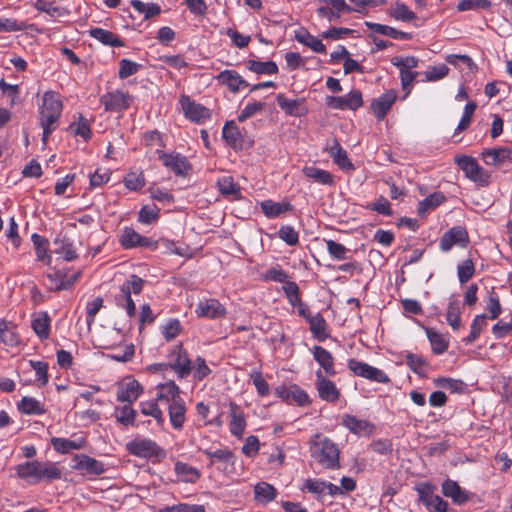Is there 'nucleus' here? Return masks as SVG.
Here are the masks:
<instances>
[{
    "instance_id": "nucleus-1",
    "label": "nucleus",
    "mask_w": 512,
    "mask_h": 512,
    "mask_svg": "<svg viewBox=\"0 0 512 512\" xmlns=\"http://www.w3.org/2000/svg\"><path fill=\"white\" fill-rule=\"evenodd\" d=\"M15 471L20 479L31 484L57 480L62 477V471L58 464L51 461H26L18 464Z\"/></svg>"
},
{
    "instance_id": "nucleus-2",
    "label": "nucleus",
    "mask_w": 512,
    "mask_h": 512,
    "mask_svg": "<svg viewBox=\"0 0 512 512\" xmlns=\"http://www.w3.org/2000/svg\"><path fill=\"white\" fill-rule=\"evenodd\" d=\"M72 258H41L48 266L47 278L51 282V289L63 290L72 286L80 271L69 267L68 262Z\"/></svg>"
},
{
    "instance_id": "nucleus-3",
    "label": "nucleus",
    "mask_w": 512,
    "mask_h": 512,
    "mask_svg": "<svg viewBox=\"0 0 512 512\" xmlns=\"http://www.w3.org/2000/svg\"><path fill=\"white\" fill-rule=\"evenodd\" d=\"M62 102L58 93L47 91L42 97L40 106V124L43 128L42 141L47 143L50 134L57 128V123L62 113Z\"/></svg>"
},
{
    "instance_id": "nucleus-4",
    "label": "nucleus",
    "mask_w": 512,
    "mask_h": 512,
    "mask_svg": "<svg viewBox=\"0 0 512 512\" xmlns=\"http://www.w3.org/2000/svg\"><path fill=\"white\" fill-rule=\"evenodd\" d=\"M310 451L312 457L322 467L326 469H336L340 467V451L332 440L317 434L311 441Z\"/></svg>"
},
{
    "instance_id": "nucleus-5",
    "label": "nucleus",
    "mask_w": 512,
    "mask_h": 512,
    "mask_svg": "<svg viewBox=\"0 0 512 512\" xmlns=\"http://www.w3.org/2000/svg\"><path fill=\"white\" fill-rule=\"evenodd\" d=\"M144 280L137 275H131L120 287V293L116 296L117 305L124 308L129 317L136 314V306L132 294L138 295L142 292Z\"/></svg>"
},
{
    "instance_id": "nucleus-6",
    "label": "nucleus",
    "mask_w": 512,
    "mask_h": 512,
    "mask_svg": "<svg viewBox=\"0 0 512 512\" xmlns=\"http://www.w3.org/2000/svg\"><path fill=\"white\" fill-rule=\"evenodd\" d=\"M455 162L471 181L482 187L490 184V174L478 164L475 158L460 155L455 158Z\"/></svg>"
},
{
    "instance_id": "nucleus-7",
    "label": "nucleus",
    "mask_w": 512,
    "mask_h": 512,
    "mask_svg": "<svg viewBox=\"0 0 512 512\" xmlns=\"http://www.w3.org/2000/svg\"><path fill=\"white\" fill-rule=\"evenodd\" d=\"M421 502L429 512H447L448 503L435 494L436 487L430 482H421L415 487Z\"/></svg>"
},
{
    "instance_id": "nucleus-8",
    "label": "nucleus",
    "mask_w": 512,
    "mask_h": 512,
    "mask_svg": "<svg viewBox=\"0 0 512 512\" xmlns=\"http://www.w3.org/2000/svg\"><path fill=\"white\" fill-rule=\"evenodd\" d=\"M222 138L234 150H245L253 146L254 141L243 133L234 121H227L222 129Z\"/></svg>"
},
{
    "instance_id": "nucleus-9",
    "label": "nucleus",
    "mask_w": 512,
    "mask_h": 512,
    "mask_svg": "<svg viewBox=\"0 0 512 512\" xmlns=\"http://www.w3.org/2000/svg\"><path fill=\"white\" fill-rule=\"evenodd\" d=\"M348 368L357 376L375 381L377 383H388L390 381L387 374L368 363L358 361L356 359L348 360Z\"/></svg>"
},
{
    "instance_id": "nucleus-10",
    "label": "nucleus",
    "mask_w": 512,
    "mask_h": 512,
    "mask_svg": "<svg viewBox=\"0 0 512 512\" xmlns=\"http://www.w3.org/2000/svg\"><path fill=\"white\" fill-rule=\"evenodd\" d=\"M133 101V97L121 90L107 92L100 98V103L104 105L105 111L121 112L127 110Z\"/></svg>"
},
{
    "instance_id": "nucleus-11",
    "label": "nucleus",
    "mask_w": 512,
    "mask_h": 512,
    "mask_svg": "<svg viewBox=\"0 0 512 512\" xmlns=\"http://www.w3.org/2000/svg\"><path fill=\"white\" fill-rule=\"evenodd\" d=\"M180 104L186 118L197 124H203L211 118V113L205 106L191 100L189 96L182 95Z\"/></svg>"
},
{
    "instance_id": "nucleus-12",
    "label": "nucleus",
    "mask_w": 512,
    "mask_h": 512,
    "mask_svg": "<svg viewBox=\"0 0 512 512\" xmlns=\"http://www.w3.org/2000/svg\"><path fill=\"white\" fill-rule=\"evenodd\" d=\"M158 158L162 160L163 165L178 176L187 175L190 170V164L187 158L179 153H165L162 149H156Z\"/></svg>"
},
{
    "instance_id": "nucleus-13",
    "label": "nucleus",
    "mask_w": 512,
    "mask_h": 512,
    "mask_svg": "<svg viewBox=\"0 0 512 512\" xmlns=\"http://www.w3.org/2000/svg\"><path fill=\"white\" fill-rule=\"evenodd\" d=\"M168 365L179 378H186L192 371L191 361L182 346H175L172 349Z\"/></svg>"
},
{
    "instance_id": "nucleus-14",
    "label": "nucleus",
    "mask_w": 512,
    "mask_h": 512,
    "mask_svg": "<svg viewBox=\"0 0 512 512\" xmlns=\"http://www.w3.org/2000/svg\"><path fill=\"white\" fill-rule=\"evenodd\" d=\"M316 389L319 397L328 403H335L339 400L341 393L336 384L326 378L321 370L316 371Z\"/></svg>"
},
{
    "instance_id": "nucleus-15",
    "label": "nucleus",
    "mask_w": 512,
    "mask_h": 512,
    "mask_svg": "<svg viewBox=\"0 0 512 512\" xmlns=\"http://www.w3.org/2000/svg\"><path fill=\"white\" fill-rule=\"evenodd\" d=\"M469 238L465 228L461 226L452 227L441 237L440 248L443 252H448L452 247H465Z\"/></svg>"
},
{
    "instance_id": "nucleus-16",
    "label": "nucleus",
    "mask_w": 512,
    "mask_h": 512,
    "mask_svg": "<svg viewBox=\"0 0 512 512\" xmlns=\"http://www.w3.org/2000/svg\"><path fill=\"white\" fill-rule=\"evenodd\" d=\"M330 107L339 110H356L363 105L362 94L359 90H352L344 96L327 98Z\"/></svg>"
},
{
    "instance_id": "nucleus-17",
    "label": "nucleus",
    "mask_w": 512,
    "mask_h": 512,
    "mask_svg": "<svg viewBox=\"0 0 512 512\" xmlns=\"http://www.w3.org/2000/svg\"><path fill=\"white\" fill-rule=\"evenodd\" d=\"M127 451L137 457L150 458L158 455V445L147 438H135L126 444Z\"/></svg>"
},
{
    "instance_id": "nucleus-18",
    "label": "nucleus",
    "mask_w": 512,
    "mask_h": 512,
    "mask_svg": "<svg viewBox=\"0 0 512 512\" xmlns=\"http://www.w3.org/2000/svg\"><path fill=\"white\" fill-rule=\"evenodd\" d=\"M482 159L487 165L500 167L512 164V147L484 149Z\"/></svg>"
},
{
    "instance_id": "nucleus-19",
    "label": "nucleus",
    "mask_w": 512,
    "mask_h": 512,
    "mask_svg": "<svg viewBox=\"0 0 512 512\" xmlns=\"http://www.w3.org/2000/svg\"><path fill=\"white\" fill-rule=\"evenodd\" d=\"M195 313L202 318L220 319L226 316V308L217 299L211 298L199 301Z\"/></svg>"
},
{
    "instance_id": "nucleus-20",
    "label": "nucleus",
    "mask_w": 512,
    "mask_h": 512,
    "mask_svg": "<svg viewBox=\"0 0 512 512\" xmlns=\"http://www.w3.org/2000/svg\"><path fill=\"white\" fill-rule=\"evenodd\" d=\"M143 392L140 383L135 379H126L122 381L117 389V400L123 403L132 404Z\"/></svg>"
},
{
    "instance_id": "nucleus-21",
    "label": "nucleus",
    "mask_w": 512,
    "mask_h": 512,
    "mask_svg": "<svg viewBox=\"0 0 512 512\" xmlns=\"http://www.w3.org/2000/svg\"><path fill=\"white\" fill-rule=\"evenodd\" d=\"M215 79L219 84L225 85L232 93H237L242 88L249 86V83L235 70H224Z\"/></svg>"
},
{
    "instance_id": "nucleus-22",
    "label": "nucleus",
    "mask_w": 512,
    "mask_h": 512,
    "mask_svg": "<svg viewBox=\"0 0 512 512\" xmlns=\"http://www.w3.org/2000/svg\"><path fill=\"white\" fill-rule=\"evenodd\" d=\"M279 107L289 116L302 117L308 112L304 99H289L284 94L277 95Z\"/></svg>"
},
{
    "instance_id": "nucleus-23",
    "label": "nucleus",
    "mask_w": 512,
    "mask_h": 512,
    "mask_svg": "<svg viewBox=\"0 0 512 512\" xmlns=\"http://www.w3.org/2000/svg\"><path fill=\"white\" fill-rule=\"evenodd\" d=\"M72 468L93 475H100L105 471L101 461L84 454L75 455Z\"/></svg>"
},
{
    "instance_id": "nucleus-24",
    "label": "nucleus",
    "mask_w": 512,
    "mask_h": 512,
    "mask_svg": "<svg viewBox=\"0 0 512 512\" xmlns=\"http://www.w3.org/2000/svg\"><path fill=\"white\" fill-rule=\"evenodd\" d=\"M275 394L288 403L295 402L301 406L309 403L308 394L296 385L290 387H278L275 389Z\"/></svg>"
},
{
    "instance_id": "nucleus-25",
    "label": "nucleus",
    "mask_w": 512,
    "mask_h": 512,
    "mask_svg": "<svg viewBox=\"0 0 512 512\" xmlns=\"http://www.w3.org/2000/svg\"><path fill=\"white\" fill-rule=\"evenodd\" d=\"M120 243L123 247L129 249L134 247H152L153 241L140 235L132 228H124L120 236Z\"/></svg>"
},
{
    "instance_id": "nucleus-26",
    "label": "nucleus",
    "mask_w": 512,
    "mask_h": 512,
    "mask_svg": "<svg viewBox=\"0 0 512 512\" xmlns=\"http://www.w3.org/2000/svg\"><path fill=\"white\" fill-rule=\"evenodd\" d=\"M442 493L457 505H462L470 499L469 493L462 489L456 481L450 479L442 483Z\"/></svg>"
},
{
    "instance_id": "nucleus-27",
    "label": "nucleus",
    "mask_w": 512,
    "mask_h": 512,
    "mask_svg": "<svg viewBox=\"0 0 512 512\" xmlns=\"http://www.w3.org/2000/svg\"><path fill=\"white\" fill-rule=\"evenodd\" d=\"M397 94L394 90H390L375 99L371 108L378 120H383L388 111L395 102Z\"/></svg>"
},
{
    "instance_id": "nucleus-28",
    "label": "nucleus",
    "mask_w": 512,
    "mask_h": 512,
    "mask_svg": "<svg viewBox=\"0 0 512 512\" xmlns=\"http://www.w3.org/2000/svg\"><path fill=\"white\" fill-rule=\"evenodd\" d=\"M169 420L175 430H182L186 421V404L183 399L168 405Z\"/></svg>"
},
{
    "instance_id": "nucleus-29",
    "label": "nucleus",
    "mask_w": 512,
    "mask_h": 512,
    "mask_svg": "<svg viewBox=\"0 0 512 512\" xmlns=\"http://www.w3.org/2000/svg\"><path fill=\"white\" fill-rule=\"evenodd\" d=\"M156 390V401L165 402L169 405L170 403H175L176 400L182 399L180 397V389L173 381L159 384Z\"/></svg>"
},
{
    "instance_id": "nucleus-30",
    "label": "nucleus",
    "mask_w": 512,
    "mask_h": 512,
    "mask_svg": "<svg viewBox=\"0 0 512 512\" xmlns=\"http://www.w3.org/2000/svg\"><path fill=\"white\" fill-rule=\"evenodd\" d=\"M312 354L315 361L324 370L325 374H327L328 376L336 375V370L334 367V358L328 350L321 346H314L312 348Z\"/></svg>"
},
{
    "instance_id": "nucleus-31",
    "label": "nucleus",
    "mask_w": 512,
    "mask_h": 512,
    "mask_svg": "<svg viewBox=\"0 0 512 512\" xmlns=\"http://www.w3.org/2000/svg\"><path fill=\"white\" fill-rule=\"evenodd\" d=\"M89 35L94 38L95 40L99 41L103 45L109 46V47H123L124 42L121 40V38L108 30H105L103 28L95 27L89 30Z\"/></svg>"
},
{
    "instance_id": "nucleus-32",
    "label": "nucleus",
    "mask_w": 512,
    "mask_h": 512,
    "mask_svg": "<svg viewBox=\"0 0 512 512\" xmlns=\"http://www.w3.org/2000/svg\"><path fill=\"white\" fill-rule=\"evenodd\" d=\"M51 318L47 312L33 314L31 326L40 339H47L50 335Z\"/></svg>"
},
{
    "instance_id": "nucleus-33",
    "label": "nucleus",
    "mask_w": 512,
    "mask_h": 512,
    "mask_svg": "<svg viewBox=\"0 0 512 512\" xmlns=\"http://www.w3.org/2000/svg\"><path fill=\"white\" fill-rule=\"evenodd\" d=\"M326 150L329 152L330 156L333 158V161L342 169L351 170L353 169V164L348 158L346 150L342 148L337 140H333L332 144L329 145Z\"/></svg>"
},
{
    "instance_id": "nucleus-34",
    "label": "nucleus",
    "mask_w": 512,
    "mask_h": 512,
    "mask_svg": "<svg viewBox=\"0 0 512 512\" xmlns=\"http://www.w3.org/2000/svg\"><path fill=\"white\" fill-rule=\"evenodd\" d=\"M341 423L351 433L358 435L368 433L372 429L371 424L367 420L358 419L355 416L349 414L343 415Z\"/></svg>"
},
{
    "instance_id": "nucleus-35",
    "label": "nucleus",
    "mask_w": 512,
    "mask_h": 512,
    "mask_svg": "<svg viewBox=\"0 0 512 512\" xmlns=\"http://www.w3.org/2000/svg\"><path fill=\"white\" fill-rule=\"evenodd\" d=\"M365 25L374 33H378L381 35L389 36L393 39L398 40H410L412 38V35L407 32L396 30L393 27H390L388 25L373 23V22H366Z\"/></svg>"
},
{
    "instance_id": "nucleus-36",
    "label": "nucleus",
    "mask_w": 512,
    "mask_h": 512,
    "mask_svg": "<svg viewBox=\"0 0 512 512\" xmlns=\"http://www.w3.org/2000/svg\"><path fill=\"white\" fill-rule=\"evenodd\" d=\"M230 431L234 436L241 437L244 433L246 422L238 405L230 403Z\"/></svg>"
},
{
    "instance_id": "nucleus-37",
    "label": "nucleus",
    "mask_w": 512,
    "mask_h": 512,
    "mask_svg": "<svg viewBox=\"0 0 512 512\" xmlns=\"http://www.w3.org/2000/svg\"><path fill=\"white\" fill-rule=\"evenodd\" d=\"M276 496V488L267 482H259L254 487L255 501L260 504H268L272 502Z\"/></svg>"
},
{
    "instance_id": "nucleus-38",
    "label": "nucleus",
    "mask_w": 512,
    "mask_h": 512,
    "mask_svg": "<svg viewBox=\"0 0 512 512\" xmlns=\"http://www.w3.org/2000/svg\"><path fill=\"white\" fill-rule=\"evenodd\" d=\"M295 39L299 43L309 47L312 51H314L316 53H325L326 52V47L322 43V41L319 40L317 37L313 36L312 34H310L305 29H301V30L297 31L295 33Z\"/></svg>"
},
{
    "instance_id": "nucleus-39",
    "label": "nucleus",
    "mask_w": 512,
    "mask_h": 512,
    "mask_svg": "<svg viewBox=\"0 0 512 512\" xmlns=\"http://www.w3.org/2000/svg\"><path fill=\"white\" fill-rule=\"evenodd\" d=\"M53 448L59 453H69L73 450H80L85 446V440L80 438L78 440H70L66 438L54 437L51 439Z\"/></svg>"
},
{
    "instance_id": "nucleus-40",
    "label": "nucleus",
    "mask_w": 512,
    "mask_h": 512,
    "mask_svg": "<svg viewBox=\"0 0 512 512\" xmlns=\"http://www.w3.org/2000/svg\"><path fill=\"white\" fill-rule=\"evenodd\" d=\"M302 173L307 178L322 185H332L334 183V177L330 172L315 166H305L302 169Z\"/></svg>"
},
{
    "instance_id": "nucleus-41",
    "label": "nucleus",
    "mask_w": 512,
    "mask_h": 512,
    "mask_svg": "<svg viewBox=\"0 0 512 512\" xmlns=\"http://www.w3.org/2000/svg\"><path fill=\"white\" fill-rule=\"evenodd\" d=\"M261 210L268 218H276L282 213L292 209L288 202H274L272 200H265L260 203Z\"/></svg>"
},
{
    "instance_id": "nucleus-42",
    "label": "nucleus",
    "mask_w": 512,
    "mask_h": 512,
    "mask_svg": "<svg viewBox=\"0 0 512 512\" xmlns=\"http://www.w3.org/2000/svg\"><path fill=\"white\" fill-rule=\"evenodd\" d=\"M17 406L26 415H42L46 412L44 404L33 397H23Z\"/></svg>"
},
{
    "instance_id": "nucleus-43",
    "label": "nucleus",
    "mask_w": 512,
    "mask_h": 512,
    "mask_svg": "<svg viewBox=\"0 0 512 512\" xmlns=\"http://www.w3.org/2000/svg\"><path fill=\"white\" fill-rule=\"evenodd\" d=\"M446 200L444 194L442 192H434L427 196L424 200L420 201L418 204L417 212L419 216H424L431 210L436 209Z\"/></svg>"
},
{
    "instance_id": "nucleus-44",
    "label": "nucleus",
    "mask_w": 512,
    "mask_h": 512,
    "mask_svg": "<svg viewBox=\"0 0 512 512\" xmlns=\"http://www.w3.org/2000/svg\"><path fill=\"white\" fill-rule=\"evenodd\" d=\"M246 68L258 75H273L278 73V66L274 61L248 60Z\"/></svg>"
},
{
    "instance_id": "nucleus-45",
    "label": "nucleus",
    "mask_w": 512,
    "mask_h": 512,
    "mask_svg": "<svg viewBox=\"0 0 512 512\" xmlns=\"http://www.w3.org/2000/svg\"><path fill=\"white\" fill-rule=\"evenodd\" d=\"M0 341L8 346H16L20 340L15 327L11 322L0 320Z\"/></svg>"
},
{
    "instance_id": "nucleus-46",
    "label": "nucleus",
    "mask_w": 512,
    "mask_h": 512,
    "mask_svg": "<svg viewBox=\"0 0 512 512\" xmlns=\"http://www.w3.org/2000/svg\"><path fill=\"white\" fill-rule=\"evenodd\" d=\"M389 14L395 20L403 22H410L417 18L416 14L400 1H396L390 6Z\"/></svg>"
},
{
    "instance_id": "nucleus-47",
    "label": "nucleus",
    "mask_w": 512,
    "mask_h": 512,
    "mask_svg": "<svg viewBox=\"0 0 512 512\" xmlns=\"http://www.w3.org/2000/svg\"><path fill=\"white\" fill-rule=\"evenodd\" d=\"M136 415V410L129 403L116 407L114 411L116 420L123 426H134Z\"/></svg>"
},
{
    "instance_id": "nucleus-48",
    "label": "nucleus",
    "mask_w": 512,
    "mask_h": 512,
    "mask_svg": "<svg viewBox=\"0 0 512 512\" xmlns=\"http://www.w3.org/2000/svg\"><path fill=\"white\" fill-rule=\"evenodd\" d=\"M310 331L319 341H324L329 337L327 323L319 313L309 318Z\"/></svg>"
},
{
    "instance_id": "nucleus-49",
    "label": "nucleus",
    "mask_w": 512,
    "mask_h": 512,
    "mask_svg": "<svg viewBox=\"0 0 512 512\" xmlns=\"http://www.w3.org/2000/svg\"><path fill=\"white\" fill-rule=\"evenodd\" d=\"M151 250L160 249L163 253H174L179 256H184L185 250L184 245L181 243H176L171 240L162 238L157 241H153Z\"/></svg>"
},
{
    "instance_id": "nucleus-50",
    "label": "nucleus",
    "mask_w": 512,
    "mask_h": 512,
    "mask_svg": "<svg viewBox=\"0 0 512 512\" xmlns=\"http://www.w3.org/2000/svg\"><path fill=\"white\" fill-rule=\"evenodd\" d=\"M217 187L219 192L224 196L240 197V187L234 182L231 176H224L218 179Z\"/></svg>"
},
{
    "instance_id": "nucleus-51",
    "label": "nucleus",
    "mask_w": 512,
    "mask_h": 512,
    "mask_svg": "<svg viewBox=\"0 0 512 512\" xmlns=\"http://www.w3.org/2000/svg\"><path fill=\"white\" fill-rule=\"evenodd\" d=\"M157 402L158 401H156V399L143 401L140 403V409L142 414L153 417L158 425H163L165 422L164 414L159 408Z\"/></svg>"
},
{
    "instance_id": "nucleus-52",
    "label": "nucleus",
    "mask_w": 512,
    "mask_h": 512,
    "mask_svg": "<svg viewBox=\"0 0 512 512\" xmlns=\"http://www.w3.org/2000/svg\"><path fill=\"white\" fill-rule=\"evenodd\" d=\"M446 320L453 330H459L461 327V311L458 300L452 299L449 301L446 311Z\"/></svg>"
},
{
    "instance_id": "nucleus-53",
    "label": "nucleus",
    "mask_w": 512,
    "mask_h": 512,
    "mask_svg": "<svg viewBox=\"0 0 512 512\" xmlns=\"http://www.w3.org/2000/svg\"><path fill=\"white\" fill-rule=\"evenodd\" d=\"M405 362L414 373L420 376L426 374L428 363L420 355L407 353L405 355Z\"/></svg>"
},
{
    "instance_id": "nucleus-54",
    "label": "nucleus",
    "mask_w": 512,
    "mask_h": 512,
    "mask_svg": "<svg viewBox=\"0 0 512 512\" xmlns=\"http://www.w3.org/2000/svg\"><path fill=\"white\" fill-rule=\"evenodd\" d=\"M487 326V317L485 314L477 315L471 323L470 334L465 338L466 343L475 342L483 329Z\"/></svg>"
},
{
    "instance_id": "nucleus-55",
    "label": "nucleus",
    "mask_w": 512,
    "mask_h": 512,
    "mask_svg": "<svg viewBox=\"0 0 512 512\" xmlns=\"http://www.w3.org/2000/svg\"><path fill=\"white\" fill-rule=\"evenodd\" d=\"M175 471H176L177 475L183 481H186V482H195L199 478V473H198L197 469H195L194 467H192L186 463L177 462L175 464Z\"/></svg>"
},
{
    "instance_id": "nucleus-56",
    "label": "nucleus",
    "mask_w": 512,
    "mask_h": 512,
    "mask_svg": "<svg viewBox=\"0 0 512 512\" xmlns=\"http://www.w3.org/2000/svg\"><path fill=\"white\" fill-rule=\"evenodd\" d=\"M475 273V265L473 261L468 258L457 266V275L461 284L468 282Z\"/></svg>"
},
{
    "instance_id": "nucleus-57",
    "label": "nucleus",
    "mask_w": 512,
    "mask_h": 512,
    "mask_svg": "<svg viewBox=\"0 0 512 512\" xmlns=\"http://www.w3.org/2000/svg\"><path fill=\"white\" fill-rule=\"evenodd\" d=\"M492 6L490 0H461L458 5V11H469V10H489Z\"/></svg>"
},
{
    "instance_id": "nucleus-58",
    "label": "nucleus",
    "mask_w": 512,
    "mask_h": 512,
    "mask_svg": "<svg viewBox=\"0 0 512 512\" xmlns=\"http://www.w3.org/2000/svg\"><path fill=\"white\" fill-rule=\"evenodd\" d=\"M70 129L76 136H80L85 141H88L91 138L92 131L90 128V123L82 115H80L78 121L75 124L70 126Z\"/></svg>"
},
{
    "instance_id": "nucleus-59",
    "label": "nucleus",
    "mask_w": 512,
    "mask_h": 512,
    "mask_svg": "<svg viewBox=\"0 0 512 512\" xmlns=\"http://www.w3.org/2000/svg\"><path fill=\"white\" fill-rule=\"evenodd\" d=\"M450 69L446 64H439L435 66H430L424 72L425 79L428 82H435L443 79L449 73Z\"/></svg>"
},
{
    "instance_id": "nucleus-60",
    "label": "nucleus",
    "mask_w": 512,
    "mask_h": 512,
    "mask_svg": "<svg viewBox=\"0 0 512 512\" xmlns=\"http://www.w3.org/2000/svg\"><path fill=\"white\" fill-rule=\"evenodd\" d=\"M426 334L436 354H442L447 350L448 344L441 334L432 329H427Z\"/></svg>"
},
{
    "instance_id": "nucleus-61",
    "label": "nucleus",
    "mask_w": 512,
    "mask_h": 512,
    "mask_svg": "<svg viewBox=\"0 0 512 512\" xmlns=\"http://www.w3.org/2000/svg\"><path fill=\"white\" fill-rule=\"evenodd\" d=\"M160 209L156 205L143 206L138 215V221L142 224H151L159 218Z\"/></svg>"
},
{
    "instance_id": "nucleus-62",
    "label": "nucleus",
    "mask_w": 512,
    "mask_h": 512,
    "mask_svg": "<svg viewBox=\"0 0 512 512\" xmlns=\"http://www.w3.org/2000/svg\"><path fill=\"white\" fill-rule=\"evenodd\" d=\"M264 107H265L264 102L254 101V102L248 103V104H246V106L241 110V112L237 116V120L239 122H244L247 119H249V118L253 117L254 115L263 111Z\"/></svg>"
},
{
    "instance_id": "nucleus-63",
    "label": "nucleus",
    "mask_w": 512,
    "mask_h": 512,
    "mask_svg": "<svg viewBox=\"0 0 512 512\" xmlns=\"http://www.w3.org/2000/svg\"><path fill=\"white\" fill-rule=\"evenodd\" d=\"M141 65L139 63L133 62L129 59H121L119 62V71L118 76L120 79H126L129 76L136 74Z\"/></svg>"
},
{
    "instance_id": "nucleus-64",
    "label": "nucleus",
    "mask_w": 512,
    "mask_h": 512,
    "mask_svg": "<svg viewBox=\"0 0 512 512\" xmlns=\"http://www.w3.org/2000/svg\"><path fill=\"white\" fill-rule=\"evenodd\" d=\"M158 512H205V509L202 505L181 503L177 505L166 506L159 509Z\"/></svg>"
}]
</instances>
